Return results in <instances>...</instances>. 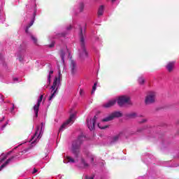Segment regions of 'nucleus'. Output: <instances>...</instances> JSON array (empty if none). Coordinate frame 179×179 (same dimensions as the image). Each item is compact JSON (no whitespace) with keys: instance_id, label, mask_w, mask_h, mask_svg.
<instances>
[{"instance_id":"nucleus-30","label":"nucleus","mask_w":179,"mask_h":179,"mask_svg":"<svg viewBox=\"0 0 179 179\" xmlns=\"http://www.w3.org/2000/svg\"><path fill=\"white\" fill-rule=\"evenodd\" d=\"M98 127L100 128V129H106V128H108V126H101V123H98L97 124Z\"/></svg>"},{"instance_id":"nucleus-20","label":"nucleus","mask_w":179,"mask_h":179,"mask_svg":"<svg viewBox=\"0 0 179 179\" xmlns=\"http://www.w3.org/2000/svg\"><path fill=\"white\" fill-rule=\"evenodd\" d=\"M13 159H15V157L13 156L10 158H9L8 159H7L6 161V162L1 166L0 171H1V170H2V169H4V167H6L9 164V163H10V162H12V160H13Z\"/></svg>"},{"instance_id":"nucleus-28","label":"nucleus","mask_w":179,"mask_h":179,"mask_svg":"<svg viewBox=\"0 0 179 179\" xmlns=\"http://www.w3.org/2000/svg\"><path fill=\"white\" fill-rule=\"evenodd\" d=\"M138 83L140 85H143V83H145V78H143V77H140L138 78Z\"/></svg>"},{"instance_id":"nucleus-15","label":"nucleus","mask_w":179,"mask_h":179,"mask_svg":"<svg viewBox=\"0 0 179 179\" xmlns=\"http://www.w3.org/2000/svg\"><path fill=\"white\" fill-rule=\"evenodd\" d=\"M70 66L71 74L76 75V73H78V65L76 64V62L71 60Z\"/></svg>"},{"instance_id":"nucleus-25","label":"nucleus","mask_w":179,"mask_h":179,"mask_svg":"<svg viewBox=\"0 0 179 179\" xmlns=\"http://www.w3.org/2000/svg\"><path fill=\"white\" fill-rule=\"evenodd\" d=\"M127 118H136V117H138V115H136V113H131L127 114Z\"/></svg>"},{"instance_id":"nucleus-10","label":"nucleus","mask_w":179,"mask_h":179,"mask_svg":"<svg viewBox=\"0 0 179 179\" xmlns=\"http://www.w3.org/2000/svg\"><path fill=\"white\" fill-rule=\"evenodd\" d=\"M122 117V113L121 112H114L107 117L102 120L101 122H108V121H113L115 117Z\"/></svg>"},{"instance_id":"nucleus-19","label":"nucleus","mask_w":179,"mask_h":179,"mask_svg":"<svg viewBox=\"0 0 179 179\" xmlns=\"http://www.w3.org/2000/svg\"><path fill=\"white\" fill-rule=\"evenodd\" d=\"M10 153H12V151H10V152H7L6 154H5V153L1 154V155L0 156V164L1 163H3V161L6 160V159H8V156H9V155H10Z\"/></svg>"},{"instance_id":"nucleus-4","label":"nucleus","mask_w":179,"mask_h":179,"mask_svg":"<svg viewBox=\"0 0 179 179\" xmlns=\"http://www.w3.org/2000/svg\"><path fill=\"white\" fill-rule=\"evenodd\" d=\"M78 36L80 45V48L78 49L80 58L85 59V58H87V52L86 51V48L85 46L86 44V27H79Z\"/></svg>"},{"instance_id":"nucleus-3","label":"nucleus","mask_w":179,"mask_h":179,"mask_svg":"<svg viewBox=\"0 0 179 179\" xmlns=\"http://www.w3.org/2000/svg\"><path fill=\"white\" fill-rule=\"evenodd\" d=\"M86 139V137L83 135H80L78 136V139L74 141L72 143L71 152L75 156V159L72 158L70 156H67L66 159L64 161V163H76L78 162V155L79 153V148H80V145H82V142Z\"/></svg>"},{"instance_id":"nucleus-2","label":"nucleus","mask_w":179,"mask_h":179,"mask_svg":"<svg viewBox=\"0 0 179 179\" xmlns=\"http://www.w3.org/2000/svg\"><path fill=\"white\" fill-rule=\"evenodd\" d=\"M27 17L30 20V23L27 26L25 32L29 34V29L33 26L34 21L36 20V16L37 15V4H36V0H28V3L26 5Z\"/></svg>"},{"instance_id":"nucleus-12","label":"nucleus","mask_w":179,"mask_h":179,"mask_svg":"<svg viewBox=\"0 0 179 179\" xmlns=\"http://www.w3.org/2000/svg\"><path fill=\"white\" fill-rule=\"evenodd\" d=\"M17 57L18 61H20V62H22V64H24V62H27V61H29V57H27V55H26L25 50L20 52L17 55Z\"/></svg>"},{"instance_id":"nucleus-9","label":"nucleus","mask_w":179,"mask_h":179,"mask_svg":"<svg viewBox=\"0 0 179 179\" xmlns=\"http://www.w3.org/2000/svg\"><path fill=\"white\" fill-rule=\"evenodd\" d=\"M97 115L94 116L92 119H87V127L90 131H93L96 127V121H97Z\"/></svg>"},{"instance_id":"nucleus-42","label":"nucleus","mask_w":179,"mask_h":179,"mask_svg":"<svg viewBox=\"0 0 179 179\" xmlns=\"http://www.w3.org/2000/svg\"><path fill=\"white\" fill-rule=\"evenodd\" d=\"M17 157H18V159H20V156L17 155Z\"/></svg>"},{"instance_id":"nucleus-18","label":"nucleus","mask_w":179,"mask_h":179,"mask_svg":"<svg viewBox=\"0 0 179 179\" xmlns=\"http://www.w3.org/2000/svg\"><path fill=\"white\" fill-rule=\"evenodd\" d=\"M122 135H125V131H121L119 133V134L113 136L110 141V143H114L115 142H117Z\"/></svg>"},{"instance_id":"nucleus-37","label":"nucleus","mask_w":179,"mask_h":179,"mask_svg":"<svg viewBox=\"0 0 179 179\" xmlns=\"http://www.w3.org/2000/svg\"><path fill=\"white\" fill-rule=\"evenodd\" d=\"M37 171H38L37 169H36V168H34L32 173L36 174V173H37Z\"/></svg>"},{"instance_id":"nucleus-23","label":"nucleus","mask_w":179,"mask_h":179,"mask_svg":"<svg viewBox=\"0 0 179 179\" xmlns=\"http://www.w3.org/2000/svg\"><path fill=\"white\" fill-rule=\"evenodd\" d=\"M104 13V6H100L98 9V16H103Z\"/></svg>"},{"instance_id":"nucleus-11","label":"nucleus","mask_w":179,"mask_h":179,"mask_svg":"<svg viewBox=\"0 0 179 179\" xmlns=\"http://www.w3.org/2000/svg\"><path fill=\"white\" fill-rule=\"evenodd\" d=\"M118 106H122L124 104H131V101L129 96H120L117 99Z\"/></svg>"},{"instance_id":"nucleus-6","label":"nucleus","mask_w":179,"mask_h":179,"mask_svg":"<svg viewBox=\"0 0 179 179\" xmlns=\"http://www.w3.org/2000/svg\"><path fill=\"white\" fill-rule=\"evenodd\" d=\"M75 120H76V117L75 116V114H71L69 120L62 124V126L59 129V133L62 132L64 129H66L68 127H70V125H72V124L75 122Z\"/></svg>"},{"instance_id":"nucleus-8","label":"nucleus","mask_w":179,"mask_h":179,"mask_svg":"<svg viewBox=\"0 0 179 179\" xmlns=\"http://www.w3.org/2000/svg\"><path fill=\"white\" fill-rule=\"evenodd\" d=\"M156 101V92H150L145 97V104H152Z\"/></svg>"},{"instance_id":"nucleus-40","label":"nucleus","mask_w":179,"mask_h":179,"mask_svg":"<svg viewBox=\"0 0 179 179\" xmlns=\"http://www.w3.org/2000/svg\"><path fill=\"white\" fill-rule=\"evenodd\" d=\"M107 1H110V2L114 3V2H115V1H117V0H107Z\"/></svg>"},{"instance_id":"nucleus-24","label":"nucleus","mask_w":179,"mask_h":179,"mask_svg":"<svg viewBox=\"0 0 179 179\" xmlns=\"http://www.w3.org/2000/svg\"><path fill=\"white\" fill-rule=\"evenodd\" d=\"M54 73V71L51 70L49 72L48 76V85H50V83H51V78H52V75Z\"/></svg>"},{"instance_id":"nucleus-38","label":"nucleus","mask_w":179,"mask_h":179,"mask_svg":"<svg viewBox=\"0 0 179 179\" xmlns=\"http://www.w3.org/2000/svg\"><path fill=\"white\" fill-rule=\"evenodd\" d=\"M141 124L146 122V119H143L141 122H139Z\"/></svg>"},{"instance_id":"nucleus-17","label":"nucleus","mask_w":179,"mask_h":179,"mask_svg":"<svg viewBox=\"0 0 179 179\" xmlns=\"http://www.w3.org/2000/svg\"><path fill=\"white\" fill-rule=\"evenodd\" d=\"M115 103H117V99H111L105 104H103V107L105 108H110V107H113V106H114Z\"/></svg>"},{"instance_id":"nucleus-34","label":"nucleus","mask_w":179,"mask_h":179,"mask_svg":"<svg viewBox=\"0 0 179 179\" xmlns=\"http://www.w3.org/2000/svg\"><path fill=\"white\" fill-rule=\"evenodd\" d=\"M13 110H15V105H13V106L10 108V113H13Z\"/></svg>"},{"instance_id":"nucleus-14","label":"nucleus","mask_w":179,"mask_h":179,"mask_svg":"<svg viewBox=\"0 0 179 179\" xmlns=\"http://www.w3.org/2000/svg\"><path fill=\"white\" fill-rule=\"evenodd\" d=\"M68 54H69V51L68 50V48H64V49H62L60 50L59 55H60V57L62 58V61L63 64H64L65 57H66V55H68Z\"/></svg>"},{"instance_id":"nucleus-32","label":"nucleus","mask_w":179,"mask_h":179,"mask_svg":"<svg viewBox=\"0 0 179 179\" xmlns=\"http://www.w3.org/2000/svg\"><path fill=\"white\" fill-rule=\"evenodd\" d=\"M13 83H17V82H19V78H13Z\"/></svg>"},{"instance_id":"nucleus-27","label":"nucleus","mask_w":179,"mask_h":179,"mask_svg":"<svg viewBox=\"0 0 179 179\" xmlns=\"http://www.w3.org/2000/svg\"><path fill=\"white\" fill-rule=\"evenodd\" d=\"M81 164L83 166V167H89V164L86 163V162L83 159H81Z\"/></svg>"},{"instance_id":"nucleus-36","label":"nucleus","mask_w":179,"mask_h":179,"mask_svg":"<svg viewBox=\"0 0 179 179\" xmlns=\"http://www.w3.org/2000/svg\"><path fill=\"white\" fill-rule=\"evenodd\" d=\"M59 36H60V37H66V34H65V33L61 34L59 35Z\"/></svg>"},{"instance_id":"nucleus-22","label":"nucleus","mask_w":179,"mask_h":179,"mask_svg":"<svg viewBox=\"0 0 179 179\" xmlns=\"http://www.w3.org/2000/svg\"><path fill=\"white\" fill-rule=\"evenodd\" d=\"M85 9V4L83 3H80L76 10V13H80V12H83Z\"/></svg>"},{"instance_id":"nucleus-31","label":"nucleus","mask_w":179,"mask_h":179,"mask_svg":"<svg viewBox=\"0 0 179 179\" xmlns=\"http://www.w3.org/2000/svg\"><path fill=\"white\" fill-rule=\"evenodd\" d=\"M55 44V42H54V41H52V43L50 45H49L48 47L50 48H52V47H54Z\"/></svg>"},{"instance_id":"nucleus-5","label":"nucleus","mask_w":179,"mask_h":179,"mask_svg":"<svg viewBox=\"0 0 179 179\" xmlns=\"http://www.w3.org/2000/svg\"><path fill=\"white\" fill-rule=\"evenodd\" d=\"M62 78V74H61V71L59 70L58 76L55 77L53 80V84L50 89V94L48 97L49 105L51 104V102L54 99H55V96L58 94V89L61 87V79Z\"/></svg>"},{"instance_id":"nucleus-13","label":"nucleus","mask_w":179,"mask_h":179,"mask_svg":"<svg viewBox=\"0 0 179 179\" xmlns=\"http://www.w3.org/2000/svg\"><path fill=\"white\" fill-rule=\"evenodd\" d=\"M85 155L87 157V162H88V163H90V164H94V161L96 160V157L89 151L85 152Z\"/></svg>"},{"instance_id":"nucleus-21","label":"nucleus","mask_w":179,"mask_h":179,"mask_svg":"<svg viewBox=\"0 0 179 179\" xmlns=\"http://www.w3.org/2000/svg\"><path fill=\"white\" fill-rule=\"evenodd\" d=\"M176 62H170L166 65V69L169 71V72H171L173 71V68H174Z\"/></svg>"},{"instance_id":"nucleus-29","label":"nucleus","mask_w":179,"mask_h":179,"mask_svg":"<svg viewBox=\"0 0 179 179\" xmlns=\"http://www.w3.org/2000/svg\"><path fill=\"white\" fill-rule=\"evenodd\" d=\"M29 35L31 36V38L34 41V44H37V38L34 37V36L31 34H29Z\"/></svg>"},{"instance_id":"nucleus-1","label":"nucleus","mask_w":179,"mask_h":179,"mask_svg":"<svg viewBox=\"0 0 179 179\" xmlns=\"http://www.w3.org/2000/svg\"><path fill=\"white\" fill-rule=\"evenodd\" d=\"M45 127V123L42 122L41 125L37 126L35 134L31 137V139L29 141L23 143L21 145H23V150L19 152V156H23L24 153L29 152V150L31 149L33 146H36V143L40 141L41 138V135L44 131V127Z\"/></svg>"},{"instance_id":"nucleus-16","label":"nucleus","mask_w":179,"mask_h":179,"mask_svg":"<svg viewBox=\"0 0 179 179\" xmlns=\"http://www.w3.org/2000/svg\"><path fill=\"white\" fill-rule=\"evenodd\" d=\"M5 117H3L0 119V134L5 129L6 125H8V122H5Z\"/></svg>"},{"instance_id":"nucleus-33","label":"nucleus","mask_w":179,"mask_h":179,"mask_svg":"<svg viewBox=\"0 0 179 179\" xmlns=\"http://www.w3.org/2000/svg\"><path fill=\"white\" fill-rule=\"evenodd\" d=\"M3 95L0 94V103H3Z\"/></svg>"},{"instance_id":"nucleus-41","label":"nucleus","mask_w":179,"mask_h":179,"mask_svg":"<svg viewBox=\"0 0 179 179\" xmlns=\"http://www.w3.org/2000/svg\"><path fill=\"white\" fill-rule=\"evenodd\" d=\"M26 155H24V156H22V157H21V159H26Z\"/></svg>"},{"instance_id":"nucleus-26","label":"nucleus","mask_w":179,"mask_h":179,"mask_svg":"<svg viewBox=\"0 0 179 179\" xmlns=\"http://www.w3.org/2000/svg\"><path fill=\"white\" fill-rule=\"evenodd\" d=\"M96 89H97V83H95L92 87V91L91 94H94V92H96Z\"/></svg>"},{"instance_id":"nucleus-7","label":"nucleus","mask_w":179,"mask_h":179,"mask_svg":"<svg viewBox=\"0 0 179 179\" xmlns=\"http://www.w3.org/2000/svg\"><path fill=\"white\" fill-rule=\"evenodd\" d=\"M44 97V95H41L39 98L37 100L36 104H35L33 107V111L34 113V119L36 120L37 117H38V110L40 108V105L41 104V101H43V99Z\"/></svg>"},{"instance_id":"nucleus-43","label":"nucleus","mask_w":179,"mask_h":179,"mask_svg":"<svg viewBox=\"0 0 179 179\" xmlns=\"http://www.w3.org/2000/svg\"><path fill=\"white\" fill-rule=\"evenodd\" d=\"M0 57H1V55H0Z\"/></svg>"},{"instance_id":"nucleus-35","label":"nucleus","mask_w":179,"mask_h":179,"mask_svg":"<svg viewBox=\"0 0 179 179\" xmlns=\"http://www.w3.org/2000/svg\"><path fill=\"white\" fill-rule=\"evenodd\" d=\"M71 29H72V25L69 26V27L66 28V31H69V30H71Z\"/></svg>"},{"instance_id":"nucleus-39","label":"nucleus","mask_w":179,"mask_h":179,"mask_svg":"<svg viewBox=\"0 0 179 179\" xmlns=\"http://www.w3.org/2000/svg\"><path fill=\"white\" fill-rule=\"evenodd\" d=\"M82 93H83V90H80V96H82Z\"/></svg>"}]
</instances>
